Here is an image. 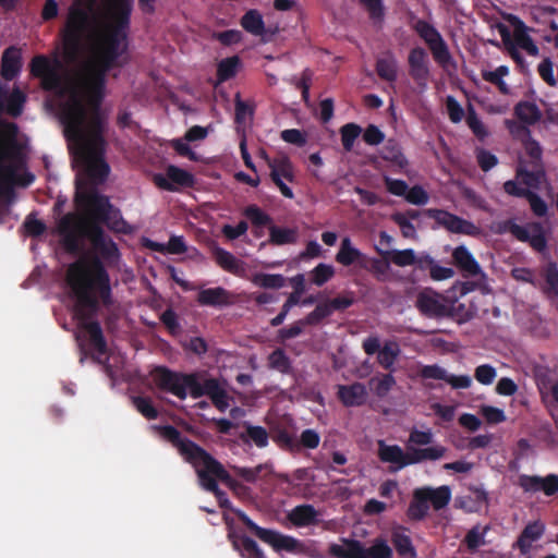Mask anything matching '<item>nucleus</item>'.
<instances>
[{
    "label": "nucleus",
    "instance_id": "15",
    "mask_svg": "<svg viewBox=\"0 0 558 558\" xmlns=\"http://www.w3.org/2000/svg\"><path fill=\"white\" fill-rule=\"evenodd\" d=\"M420 313L428 318H446L450 315L448 299L433 290H424L418 293L415 302Z\"/></svg>",
    "mask_w": 558,
    "mask_h": 558
},
{
    "label": "nucleus",
    "instance_id": "4",
    "mask_svg": "<svg viewBox=\"0 0 558 558\" xmlns=\"http://www.w3.org/2000/svg\"><path fill=\"white\" fill-rule=\"evenodd\" d=\"M17 125L5 123L0 128V195H11L13 184L28 186L33 183L34 174L26 172L17 181L16 172L24 165L22 146L17 142Z\"/></svg>",
    "mask_w": 558,
    "mask_h": 558
},
{
    "label": "nucleus",
    "instance_id": "37",
    "mask_svg": "<svg viewBox=\"0 0 558 558\" xmlns=\"http://www.w3.org/2000/svg\"><path fill=\"white\" fill-rule=\"evenodd\" d=\"M515 117L527 125L537 123L542 118V112L536 104L531 101H520L514 106Z\"/></svg>",
    "mask_w": 558,
    "mask_h": 558
},
{
    "label": "nucleus",
    "instance_id": "12",
    "mask_svg": "<svg viewBox=\"0 0 558 558\" xmlns=\"http://www.w3.org/2000/svg\"><path fill=\"white\" fill-rule=\"evenodd\" d=\"M412 28L428 46L434 60L441 66H446L451 61V54L448 45L444 40L437 28L425 20H416Z\"/></svg>",
    "mask_w": 558,
    "mask_h": 558
},
{
    "label": "nucleus",
    "instance_id": "63",
    "mask_svg": "<svg viewBox=\"0 0 558 558\" xmlns=\"http://www.w3.org/2000/svg\"><path fill=\"white\" fill-rule=\"evenodd\" d=\"M497 375L496 368L489 364H482L475 368L474 377L482 385H490Z\"/></svg>",
    "mask_w": 558,
    "mask_h": 558
},
{
    "label": "nucleus",
    "instance_id": "57",
    "mask_svg": "<svg viewBox=\"0 0 558 558\" xmlns=\"http://www.w3.org/2000/svg\"><path fill=\"white\" fill-rule=\"evenodd\" d=\"M466 123H468L469 128L471 129V131L473 132V134L478 140H484L488 135L486 128L484 126L483 122L480 120L475 109L472 106L469 107V112L466 116Z\"/></svg>",
    "mask_w": 558,
    "mask_h": 558
},
{
    "label": "nucleus",
    "instance_id": "48",
    "mask_svg": "<svg viewBox=\"0 0 558 558\" xmlns=\"http://www.w3.org/2000/svg\"><path fill=\"white\" fill-rule=\"evenodd\" d=\"M268 366L271 369L278 371L282 374L291 372V361L286 352L278 348L274 350L268 356Z\"/></svg>",
    "mask_w": 558,
    "mask_h": 558
},
{
    "label": "nucleus",
    "instance_id": "56",
    "mask_svg": "<svg viewBox=\"0 0 558 558\" xmlns=\"http://www.w3.org/2000/svg\"><path fill=\"white\" fill-rule=\"evenodd\" d=\"M159 319L167 328L170 335L177 336L181 332V325L179 322L178 314L171 307L165 310L161 313Z\"/></svg>",
    "mask_w": 558,
    "mask_h": 558
},
{
    "label": "nucleus",
    "instance_id": "24",
    "mask_svg": "<svg viewBox=\"0 0 558 558\" xmlns=\"http://www.w3.org/2000/svg\"><path fill=\"white\" fill-rule=\"evenodd\" d=\"M202 306L223 307L233 304L232 293L222 287L203 289L197 294Z\"/></svg>",
    "mask_w": 558,
    "mask_h": 558
},
{
    "label": "nucleus",
    "instance_id": "25",
    "mask_svg": "<svg viewBox=\"0 0 558 558\" xmlns=\"http://www.w3.org/2000/svg\"><path fill=\"white\" fill-rule=\"evenodd\" d=\"M378 457L380 461L397 464L398 469L410 465V449L404 452L398 445H386L383 440L378 442Z\"/></svg>",
    "mask_w": 558,
    "mask_h": 558
},
{
    "label": "nucleus",
    "instance_id": "44",
    "mask_svg": "<svg viewBox=\"0 0 558 558\" xmlns=\"http://www.w3.org/2000/svg\"><path fill=\"white\" fill-rule=\"evenodd\" d=\"M298 240V231L290 228L269 227V242L274 245L293 244Z\"/></svg>",
    "mask_w": 558,
    "mask_h": 558
},
{
    "label": "nucleus",
    "instance_id": "29",
    "mask_svg": "<svg viewBox=\"0 0 558 558\" xmlns=\"http://www.w3.org/2000/svg\"><path fill=\"white\" fill-rule=\"evenodd\" d=\"M213 257L220 268L232 275L242 276L245 271L244 262L238 259L232 253L222 247H214Z\"/></svg>",
    "mask_w": 558,
    "mask_h": 558
},
{
    "label": "nucleus",
    "instance_id": "11",
    "mask_svg": "<svg viewBox=\"0 0 558 558\" xmlns=\"http://www.w3.org/2000/svg\"><path fill=\"white\" fill-rule=\"evenodd\" d=\"M192 373L175 372L166 366H158L154 372V381L161 391L185 400L191 390Z\"/></svg>",
    "mask_w": 558,
    "mask_h": 558
},
{
    "label": "nucleus",
    "instance_id": "53",
    "mask_svg": "<svg viewBox=\"0 0 558 558\" xmlns=\"http://www.w3.org/2000/svg\"><path fill=\"white\" fill-rule=\"evenodd\" d=\"M361 132V126L355 123H347L340 129L341 142L345 151L352 150L354 142Z\"/></svg>",
    "mask_w": 558,
    "mask_h": 558
},
{
    "label": "nucleus",
    "instance_id": "27",
    "mask_svg": "<svg viewBox=\"0 0 558 558\" xmlns=\"http://www.w3.org/2000/svg\"><path fill=\"white\" fill-rule=\"evenodd\" d=\"M22 68L21 50L14 46L7 48L2 53L1 75L11 81L17 76Z\"/></svg>",
    "mask_w": 558,
    "mask_h": 558
},
{
    "label": "nucleus",
    "instance_id": "34",
    "mask_svg": "<svg viewBox=\"0 0 558 558\" xmlns=\"http://www.w3.org/2000/svg\"><path fill=\"white\" fill-rule=\"evenodd\" d=\"M522 129L526 133V137L523 140L522 144H523L525 155L529 157L527 161L522 160L523 165H525V166L544 165L543 148H542L541 144L531 136V132L527 128L524 126Z\"/></svg>",
    "mask_w": 558,
    "mask_h": 558
},
{
    "label": "nucleus",
    "instance_id": "58",
    "mask_svg": "<svg viewBox=\"0 0 558 558\" xmlns=\"http://www.w3.org/2000/svg\"><path fill=\"white\" fill-rule=\"evenodd\" d=\"M391 220L399 226L403 238L416 239V229L410 220H407V215L395 213L391 215Z\"/></svg>",
    "mask_w": 558,
    "mask_h": 558
},
{
    "label": "nucleus",
    "instance_id": "5",
    "mask_svg": "<svg viewBox=\"0 0 558 558\" xmlns=\"http://www.w3.org/2000/svg\"><path fill=\"white\" fill-rule=\"evenodd\" d=\"M97 0H73L69 7L64 26L60 31L63 56L74 61L80 56L86 35L95 23Z\"/></svg>",
    "mask_w": 558,
    "mask_h": 558
},
{
    "label": "nucleus",
    "instance_id": "50",
    "mask_svg": "<svg viewBox=\"0 0 558 558\" xmlns=\"http://www.w3.org/2000/svg\"><path fill=\"white\" fill-rule=\"evenodd\" d=\"M134 408L147 420H156L158 410L149 397L134 396L131 398Z\"/></svg>",
    "mask_w": 558,
    "mask_h": 558
},
{
    "label": "nucleus",
    "instance_id": "28",
    "mask_svg": "<svg viewBox=\"0 0 558 558\" xmlns=\"http://www.w3.org/2000/svg\"><path fill=\"white\" fill-rule=\"evenodd\" d=\"M517 178L522 179V183L526 186V189L537 190L546 179L545 166H525L523 165V161H520V165L517 169Z\"/></svg>",
    "mask_w": 558,
    "mask_h": 558
},
{
    "label": "nucleus",
    "instance_id": "23",
    "mask_svg": "<svg viewBox=\"0 0 558 558\" xmlns=\"http://www.w3.org/2000/svg\"><path fill=\"white\" fill-rule=\"evenodd\" d=\"M228 539L242 558H266L259 545L245 534L230 532Z\"/></svg>",
    "mask_w": 558,
    "mask_h": 558
},
{
    "label": "nucleus",
    "instance_id": "54",
    "mask_svg": "<svg viewBox=\"0 0 558 558\" xmlns=\"http://www.w3.org/2000/svg\"><path fill=\"white\" fill-rule=\"evenodd\" d=\"M335 276V268L331 265L320 263L312 270V282L322 287Z\"/></svg>",
    "mask_w": 558,
    "mask_h": 558
},
{
    "label": "nucleus",
    "instance_id": "21",
    "mask_svg": "<svg viewBox=\"0 0 558 558\" xmlns=\"http://www.w3.org/2000/svg\"><path fill=\"white\" fill-rule=\"evenodd\" d=\"M451 257L463 277H476L483 274L478 262L464 245L457 246L452 251Z\"/></svg>",
    "mask_w": 558,
    "mask_h": 558
},
{
    "label": "nucleus",
    "instance_id": "42",
    "mask_svg": "<svg viewBox=\"0 0 558 558\" xmlns=\"http://www.w3.org/2000/svg\"><path fill=\"white\" fill-rule=\"evenodd\" d=\"M26 101L25 94L19 88H14L9 96L5 97L2 109L11 117L17 118L22 114L24 104Z\"/></svg>",
    "mask_w": 558,
    "mask_h": 558
},
{
    "label": "nucleus",
    "instance_id": "36",
    "mask_svg": "<svg viewBox=\"0 0 558 558\" xmlns=\"http://www.w3.org/2000/svg\"><path fill=\"white\" fill-rule=\"evenodd\" d=\"M241 66V59L238 56H232L222 59L217 64V83L221 84L233 78Z\"/></svg>",
    "mask_w": 558,
    "mask_h": 558
},
{
    "label": "nucleus",
    "instance_id": "35",
    "mask_svg": "<svg viewBox=\"0 0 558 558\" xmlns=\"http://www.w3.org/2000/svg\"><path fill=\"white\" fill-rule=\"evenodd\" d=\"M381 158L384 160L391 162L400 170L405 169L409 165V161L407 157L403 155L400 145L395 140H388L386 142L381 150Z\"/></svg>",
    "mask_w": 558,
    "mask_h": 558
},
{
    "label": "nucleus",
    "instance_id": "31",
    "mask_svg": "<svg viewBox=\"0 0 558 558\" xmlns=\"http://www.w3.org/2000/svg\"><path fill=\"white\" fill-rule=\"evenodd\" d=\"M244 432L239 434L243 444H254L258 448H265L269 441V434L263 426H255L248 422L243 423Z\"/></svg>",
    "mask_w": 558,
    "mask_h": 558
},
{
    "label": "nucleus",
    "instance_id": "8",
    "mask_svg": "<svg viewBox=\"0 0 558 558\" xmlns=\"http://www.w3.org/2000/svg\"><path fill=\"white\" fill-rule=\"evenodd\" d=\"M329 554L337 558H391L392 549L383 538H376L368 548L357 539L342 538V544L332 543Z\"/></svg>",
    "mask_w": 558,
    "mask_h": 558
},
{
    "label": "nucleus",
    "instance_id": "3",
    "mask_svg": "<svg viewBox=\"0 0 558 558\" xmlns=\"http://www.w3.org/2000/svg\"><path fill=\"white\" fill-rule=\"evenodd\" d=\"M154 429L194 466L204 489L209 488L211 484H218V481H230V474L225 466L199 445L183 437L178 428L172 425H155Z\"/></svg>",
    "mask_w": 558,
    "mask_h": 558
},
{
    "label": "nucleus",
    "instance_id": "33",
    "mask_svg": "<svg viewBox=\"0 0 558 558\" xmlns=\"http://www.w3.org/2000/svg\"><path fill=\"white\" fill-rule=\"evenodd\" d=\"M376 251L386 262L399 267L413 266L416 262V254L412 248L384 251L376 247Z\"/></svg>",
    "mask_w": 558,
    "mask_h": 558
},
{
    "label": "nucleus",
    "instance_id": "43",
    "mask_svg": "<svg viewBox=\"0 0 558 558\" xmlns=\"http://www.w3.org/2000/svg\"><path fill=\"white\" fill-rule=\"evenodd\" d=\"M377 75L389 83L397 80V61L395 57L389 53L387 57L378 58L376 61Z\"/></svg>",
    "mask_w": 558,
    "mask_h": 558
},
{
    "label": "nucleus",
    "instance_id": "52",
    "mask_svg": "<svg viewBox=\"0 0 558 558\" xmlns=\"http://www.w3.org/2000/svg\"><path fill=\"white\" fill-rule=\"evenodd\" d=\"M243 215L251 220L255 227H265L271 225V217L263 211L257 205H248L243 210Z\"/></svg>",
    "mask_w": 558,
    "mask_h": 558
},
{
    "label": "nucleus",
    "instance_id": "13",
    "mask_svg": "<svg viewBox=\"0 0 558 558\" xmlns=\"http://www.w3.org/2000/svg\"><path fill=\"white\" fill-rule=\"evenodd\" d=\"M87 221H83L75 214L69 213L60 218L58 233L62 238L64 248L71 254H77L82 250V238L86 236Z\"/></svg>",
    "mask_w": 558,
    "mask_h": 558
},
{
    "label": "nucleus",
    "instance_id": "9",
    "mask_svg": "<svg viewBox=\"0 0 558 558\" xmlns=\"http://www.w3.org/2000/svg\"><path fill=\"white\" fill-rule=\"evenodd\" d=\"M190 396L193 399L207 396L219 411H225L229 407L226 389L217 378L209 377L206 372H192Z\"/></svg>",
    "mask_w": 558,
    "mask_h": 558
},
{
    "label": "nucleus",
    "instance_id": "19",
    "mask_svg": "<svg viewBox=\"0 0 558 558\" xmlns=\"http://www.w3.org/2000/svg\"><path fill=\"white\" fill-rule=\"evenodd\" d=\"M409 73L418 84L425 85L429 76L428 54L422 47L412 48L408 56Z\"/></svg>",
    "mask_w": 558,
    "mask_h": 558
},
{
    "label": "nucleus",
    "instance_id": "60",
    "mask_svg": "<svg viewBox=\"0 0 558 558\" xmlns=\"http://www.w3.org/2000/svg\"><path fill=\"white\" fill-rule=\"evenodd\" d=\"M487 527L483 531L480 530V526L472 527L465 535L464 542L470 550H476L480 546L485 544V534L487 532Z\"/></svg>",
    "mask_w": 558,
    "mask_h": 558
},
{
    "label": "nucleus",
    "instance_id": "51",
    "mask_svg": "<svg viewBox=\"0 0 558 558\" xmlns=\"http://www.w3.org/2000/svg\"><path fill=\"white\" fill-rule=\"evenodd\" d=\"M392 543L397 553L402 557H415L416 553L410 536L403 533H393Z\"/></svg>",
    "mask_w": 558,
    "mask_h": 558
},
{
    "label": "nucleus",
    "instance_id": "20",
    "mask_svg": "<svg viewBox=\"0 0 558 558\" xmlns=\"http://www.w3.org/2000/svg\"><path fill=\"white\" fill-rule=\"evenodd\" d=\"M336 262L344 267L357 265L361 268H367L368 258L359 248L353 246L349 236L341 240L339 251L335 257Z\"/></svg>",
    "mask_w": 558,
    "mask_h": 558
},
{
    "label": "nucleus",
    "instance_id": "49",
    "mask_svg": "<svg viewBox=\"0 0 558 558\" xmlns=\"http://www.w3.org/2000/svg\"><path fill=\"white\" fill-rule=\"evenodd\" d=\"M59 68H54L49 73L40 77L41 87L48 92H56L58 95L63 96L65 94V88L63 86V81L61 75L58 72Z\"/></svg>",
    "mask_w": 558,
    "mask_h": 558
},
{
    "label": "nucleus",
    "instance_id": "2",
    "mask_svg": "<svg viewBox=\"0 0 558 558\" xmlns=\"http://www.w3.org/2000/svg\"><path fill=\"white\" fill-rule=\"evenodd\" d=\"M66 283L77 299V315L83 328L89 336L90 344L99 354L107 352V342L99 322L89 320L99 310L97 298L93 294V281L85 262L77 260L68 267Z\"/></svg>",
    "mask_w": 558,
    "mask_h": 558
},
{
    "label": "nucleus",
    "instance_id": "46",
    "mask_svg": "<svg viewBox=\"0 0 558 558\" xmlns=\"http://www.w3.org/2000/svg\"><path fill=\"white\" fill-rule=\"evenodd\" d=\"M251 281L264 289H280L286 284V278L280 274L257 272L253 275Z\"/></svg>",
    "mask_w": 558,
    "mask_h": 558
},
{
    "label": "nucleus",
    "instance_id": "59",
    "mask_svg": "<svg viewBox=\"0 0 558 558\" xmlns=\"http://www.w3.org/2000/svg\"><path fill=\"white\" fill-rule=\"evenodd\" d=\"M213 39L218 40L222 46L229 47L239 44L243 39V34L238 29H228L223 32H215Z\"/></svg>",
    "mask_w": 558,
    "mask_h": 558
},
{
    "label": "nucleus",
    "instance_id": "40",
    "mask_svg": "<svg viewBox=\"0 0 558 558\" xmlns=\"http://www.w3.org/2000/svg\"><path fill=\"white\" fill-rule=\"evenodd\" d=\"M508 74L509 68L507 65H499L494 71L482 70L481 72L482 78L485 82L495 85L498 88L499 93L502 95L510 94V88L508 84L504 81V77L507 76Z\"/></svg>",
    "mask_w": 558,
    "mask_h": 558
},
{
    "label": "nucleus",
    "instance_id": "39",
    "mask_svg": "<svg viewBox=\"0 0 558 558\" xmlns=\"http://www.w3.org/2000/svg\"><path fill=\"white\" fill-rule=\"evenodd\" d=\"M425 214L451 233L456 232L461 220V217L444 209L429 208L425 210Z\"/></svg>",
    "mask_w": 558,
    "mask_h": 558
},
{
    "label": "nucleus",
    "instance_id": "22",
    "mask_svg": "<svg viewBox=\"0 0 558 558\" xmlns=\"http://www.w3.org/2000/svg\"><path fill=\"white\" fill-rule=\"evenodd\" d=\"M337 397L347 408L361 407L366 402L367 390L364 384L339 385Z\"/></svg>",
    "mask_w": 558,
    "mask_h": 558
},
{
    "label": "nucleus",
    "instance_id": "32",
    "mask_svg": "<svg viewBox=\"0 0 558 558\" xmlns=\"http://www.w3.org/2000/svg\"><path fill=\"white\" fill-rule=\"evenodd\" d=\"M407 449H410V465L422 463L424 461H437L441 459L447 451V449L440 445L427 448L407 446Z\"/></svg>",
    "mask_w": 558,
    "mask_h": 558
},
{
    "label": "nucleus",
    "instance_id": "1",
    "mask_svg": "<svg viewBox=\"0 0 558 558\" xmlns=\"http://www.w3.org/2000/svg\"><path fill=\"white\" fill-rule=\"evenodd\" d=\"M112 8V22L97 46L96 61L87 66L78 86H73L69 98L60 105V121L64 126L73 165L77 168V206L93 216V222H101L114 232L126 233L129 226L120 209L110 203L108 196L97 191V186L105 183L110 173L105 160L108 114L101 104L108 73L116 66H122L119 58L126 49L132 0H113Z\"/></svg>",
    "mask_w": 558,
    "mask_h": 558
},
{
    "label": "nucleus",
    "instance_id": "7",
    "mask_svg": "<svg viewBox=\"0 0 558 558\" xmlns=\"http://www.w3.org/2000/svg\"><path fill=\"white\" fill-rule=\"evenodd\" d=\"M451 499L449 486H439L437 488L420 487L414 489L412 499L407 510V517L411 521L424 520L429 511V505L435 510L447 507Z\"/></svg>",
    "mask_w": 558,
    "mask_h": 558
},
{
    "label": "nucleus",
    "instance_id": "17",
    "mask_svg": "<svg viewBox=\"0 0 558 558\" xmlns=\"http://www.w3.org/2000/svg\"><path fill=\"white\" fill-rule=\"evenodd\" d=\"M518 485L525 493L543 492L546 496H554L558 492V476L549 474L546 477L538 475L521 474L518 477Z\"/></svg>",
    "mask_w": 558,
    "mask_h": 558
},
{
    "label": "nucleus",
    "instance_id": "6",
    "mask_svg": "<svg viewBox=\"0 0 558 558\" xmlns=\"http://www.w3.org/2000/svg\"><path fill=\"white\" fill-rule=\"evenodd\" d=\"M236 517L258 539L271 546L275 551H287L308 558H323L313 541L303 542L276 530L262 527L244 511H236Z\"/></svg>",
    "mask_w": 558,
    "mask_h": 558
},
{
    "label": "nucleus",
    "instance_id": "41",
    "mask_svg": "<svg viewBox=\"0 0 558 558\" xmlns=\"http://www.w3.org/2000/svg\"><path fill=\"white\" fill-rule=\"evenodd\" d=\"M241 26L254 36H262L265 33V23L262 14L255 10H248L240 21Z\"/></svg>",
    "mask_w": 558,
    "mask_h": 558
},
{
    "label": "nucleus",
    "instance_id": "16",
    "mask_svg": "<svg viewBox=\"0 0 558 558\" xmlns=\"http://www.w3.org/2000/svg\"><path fill=\"white\" fill-rule=\"evenodd\" d=\"M166 174L167 178H163L160 174L155 175L156 185L165 191H178L175 185L181 187H193L196 182L195 177L191 172L173 165L168 166Z\"/></svg>",
    "mask_w": 558,
    "mask_h": 558
},
{
    "label": "nucleus",
    "instance_id": "64",
    "mask_svg": "<svg viewBox=\"0 0 558 558\" xmlns=\"http://www.w3.org/2000/svg\"><path fill=\"white\" fill-rule=\"evenodd\" d=\"M525 199L529 202L531 210L537 217H544L547 214L548 207L546 202L535 192L530 191Z\"/></svg>",
    "mask_w": 558,
    "mask_h": 558
},
{
    "label": "nucleus",
    "instance_id": "38",
    "mask_svg": "<svg viewBox=\"0 0 558 558\" xmlns=\"http://www.w3.org/2000/svg\"><path fill=\"white\" fill-rule=\"evenodd\" d=\"M545 284L542 287L543 293L551 299L558 298V266L555 262H549L543 269Z\"/></svg>",
    "mask_w": 558,
    "mask_h": 558
},
{
    "label": "nucleus",
    "instance_id": "26",
    "mask_svg": "<svg viewBox=\"0 0 558 558\" xmlns=\"http://www.w3.org/2000/svg\"><path fill=\"white\" fill-rule=\"evenodd\" d=\"M318 515L319 513L313 505L303 504L290 510L287 518L292 525L303 527L317 524Z\"/></svg>",
    "mask_w": 558,
    "mask_h": 558
},
{
    "label": "nucleus",
    "instance_id": "10",
    "mask_svg": "<svg viewBox=\"0 0 558 558\" xmlns=\"http://www.w3.org/2000/svg\"><path fill=\"white\" fill-rule=\"evenodd\" d=\"M509 232L518 241L529 243L536 252L543 253L547 250V236L541 222L533 221L526 226H520L512 219L504 221L499 227V233Z\"/></svg>",
    "mask_w": 558,
    "mask_h": 558
},
{
    "label": "nucleus",
    "instance_id": "30",
    "mask_svg": "<svg viewBox=\"0 0 558 558\" xmlns=\"http://www.w3.org/2000/svg\"><path fill=\"white\" fill-rule=\"evenodd\" d=\"M545 526L543 523L538 521L529 523L523 529L515 543V546L519 548L521 554H527L532 548L533 542L538 541L543 536Z\"/></svg>",
    "mask_w": 558,
    "mask_h": 558
},
{
    "label": "nucleus",
    "instance_id": "61",
    "mask_svg": "<svg viewBox=\"0 0 558 558\" xmlns=\"http://www.w3.org/2000/svg\"><path fill=\"white\" fill-rule=\"evenodd\" d=\"M434 434L430 429L420 430L412 428L409 435L408 446H427L433 442Z\"/></svg>",
    "mask_w": 558,
    "mask_h": 558
},
{
    "label": "nucleus",
    "instance_id": "14",
    "mask_svg": "<svg viewBox=\"0 0 558 558\" xmlns=\"http://www.w3.org/2000/svg\"><path fill=\"white\" fill-rule=\"evenodd\" d=\"M85 234L101 262L105 260L108 264H114L120 259L117 243L105 233L100 225L97 222H88Z\"/></svg>",
    "mask_w": 558,
    "mask_h": 558
},
{
    "label": "nucleus",
    "instance_id": "62",
    "mask_svg": "<svg viewBox=\"0 0 558 558\" xmlns=\"http://www.w3.org/2000/svg\"><path fill=\"white\" fill-rule=\"evenodd\" d=\"M234 106H235V123L241 124L245 121L246 116L253 117L254 107L248 105L247 102L241 99L240 93L235 94L234 97Z\"/></svg>",
    "mask_w": 558,
    "mask_h": 558
},
{
    "label": "nucleus",
    "instance_id": "45",
    "mask_svg": "<svg viewBox=\"0 0 558 558\" xmlns=\"http://www.w3.org/2000/svg\"><path fill=\"white\" fill-rule=\"evenodd\" d=\"M60 66L61 63L58 59L50 61V59L44 54L34 57L29 64L32 75L38 78L43 77L54 68Z\"/></svg>",
    "mask_w": 558,
    "mask_h": 558
},
{
    "label": "nucleus",
    "instance_id": "47",
    "mask_svg": "<svg viewBox=\"0 0 558 558\" xmlns=\"http://www.w3.org/2000/svg\"><path fill=\"white\" fill-rule=\"evenodd\" d=\"M399 353L400 349L396 342H386L378 352L377 361L385 369L390 371Z\"/></svg>",
    "mask_w": 558,
    "mask_h": 558
},
{
    "label": "nucleus",
    "instance_id": "18",
    "mask_svg": "<svg viewBox=\"0 0 558 558\" xmlns=\"http://www.w3.org/2000/svg\"><path fill=\"white\" fill-rule=\"evenodd\" d=\"M88 269L93 281V288L98 290L100 300L105 305L111 304L110 277L104 262L98 257H93Z\"/></svg>",
    "mask_w": 558,
    "mask_h": 558
},
{
    "label": "nucleus",
    "instance_id": "55",
    "mask_svg": "<svg viewBox=\"0 0 558 558\" xmlns=\"http://www.w3.org/2000/svg\"><path fill=\"white\" fill-rule=\"evenodd\" d=\"M332 314L328 302H324L318 304L314 311L308 313L304 318L303 323L308 326H316L325 318L329 317Z\"/></svg>",
    "mask_w": 558,
    "mask_h": 558
}]
</instances>
